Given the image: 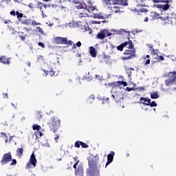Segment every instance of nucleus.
<instances>
[{
    "mask_svg": "<svg viewBox=\"0 0 176 176\" xmlns=\"http://www.w3.org/2000/svg\"><path fill=\"white\" fill-rule=\"evenodd\" d=\"M126 48L127 50H126L123 53L124 56L122 57V60H131V58H135L136 51H135V48H134V44L133 43V47H130V45H128Z\"/></svg>",
    "mask_w": 176,
    "mask_h": 176,
    "instance_id": "obj_1",
    "label": "nucleus"
},
{
    "mask_svg": "<svg viewBox=\"0 0 176 176\" xmlns=\"http://www.w3.org/2000/svg\"><path fill=\"white\" fill-rule=\"evenodd\" d=\"M152 2L153 3H165L157 5V8L161 10H168L173 3V0H152Z\"/></svg>",
    "mask_w": 176,
    "mask_h": 176,
    "instance_id": "obj_2",
    "label": "nucleus"
},
{
    "mask_svg": "<svg viewBox=\"0 0 176 176\" xmlns=\"http://www.w3.org/2000/svg\"><path fill=\"white\" fill-rule=\"evenodd\" d=\"M50 131L53 133H57V130L61 127V121L56 117L51 118V122H49Z\"/></svg>",
    "mask_w": 176,
    "mask_h": 176,
    "instance_id": "obj_3",
    "label": "nucleus"
},
{
    "mask_svg": "<svg viewBox=\"0 0 176 176\" xmlns=\"http://www.w3.org/2000/svg\"><path fill=\"white\" fill-rule=\"evenodd\" d=\"M102 3L109 8H111L113 5H127V3L123 0H102Z\"/></svg>",
    "mask_w": 176,
    "mask_h": 176,
    "instance_id": "obj_4",
    "label": "nucleus"
},
{
    "mask_svg": "<svg viewBox=\"0 0 176 176\" xmlns=\"http://www.w3.org/2000/svg\"><path fill=\"white\" fill-rule=\"evenodd\" d=\"M54 42L56 45H69V46L74 45V42L71 40H68V38L67 37H55Z\"/></svg>",
    "mask_w": 176,
    "mask_h": 176,
    "instance_id": "obj_5",
    "label": "nucleus"
},
{
    "mask_svg": "<svg viewBox=\"0 0 176 176\" xmlns=\"http://www.w3.org/2000/svg\"><path fill=\"white\" fill-rule=\"evenodd\" d=\"M168 76V79L165 80L166 86H173V85H176V72H169Z\"/></svg>",
    "mask_w": 176,
    "mask_h": 176,
    "instance_id": "obj_6",
    "label": "nucleus"
},
{
    "mask_svg": "<svg viewBox=\"0 0 176 176\" xmlns=\"http://www.w3.org/2000/svg\"><path fill=\"white\" fill-rule=\"evenodd\" d=\"M99 157L98 155H90L87 159L89 167H97V162Z\"/></svg>",
    "mask_w": 176,
    "mask_h": 176,
    "instance_id": "obj_7",
    "label": "nucleus"
},
{
    "mask_svg": "<svg viewBox=\"0 0 176 176\" xmlns=\"http://www.w3.org/2000/svg\"><path fill=\"white\" fill-rule=\"evenodd\" d=\"M86 174L87 176H100V172L97 166H88Z\"/></svg>",
    "mask_w": 176,
    "mask_h": 176,
    "instance_id": "obj_8",
    "label": "nucleus"
},
{
    "mask_svg": "<svg viewBox=\"0 0 176 176\" xmlns=\"http://www.w3.org/2000/svg\"><path fill=\"white\" fill-rule=\"evenodd\" d=\"M79 161H77L73 166V168L75 169V175H83V166L78 165Z\"/></svg>",
    "mask_w": 176,
    "mask_h": 176,
    "instance_id": "obj_9",
    "label": "nucleus"
},
{
    "mask_svg": "<svg viewBox=\"0 0 176 176\" xmlns=\"http://www.w3.org/2000/svg\"><path fill=\"white\" fill-rule=\"evenodd\" d=\"M11 160L12 154L10 153H7L3 155L1 160L0 161V163L1 166H3L5 164H8V163H9V162H11Z\"/></svg>",
    "mask_w": 176,
    "mask_h": 176,
    "instance_id": "obj_10",
    "label": "nucleus"
},
{
    "mask_svg": "<svg viewBox=\"0 0 176 176\" xmlns=\"http://www.w3.org/2000/svg\"><path fill=\"white\" fill-rule=\"evenodd\" d=\"M129 46V47H133V41H129L128 42L126 41L121 45H118L117 47V50H119L120 52H123V48Z\"/></svg>",
    "mask_w": 176,
    "mask_h": 176,
    "instance_id": "obj_11",
    "label": "nucleus"
},
{
    "mask_svg": "<svg viewBox=\"0 0 176 176\" xmlns=\"http://www.w3.org/2000/svg\"><path fill=\"white\" fill-rule=\"evenodd\" d=\"M111 97L116 102H119V101L123 98V94L120 92H116L114 94L111 95Z\"/></svg>",
    "mask_w": 176,
    "mask_h": 176,
    "instance_id": "obj_12",
    "label": "nucleus"
},
{
    "mask_svg": "<svg viewBox=\"0 0 176 176\" xmlns=\"http://www.w3.org/2000/svg\"><path fill=\"white\" fill-rule=\"evenodd\" d=\"M113 156H115V152L111 151L109 155H107V162L106 163V167L107 166H109L112 162H113Z\"/></svg>",
    "mask_w": 176,
    "mask_h": 176,
    "instance_id": "obj_13",
    "label": "nucleus"
},
{
    "mask_svg": "<svg viewBox=\"0 0 176 176\" xmlns=\"http://www.w3.org/2000/svg\"><path fill=\"white\" fill-rule=\"evenodd\" d=\"M151 16L154 20L156 19H161V20H163L164 21H166V20H168V16H161L159 14H157L155 12H152Z\"/></svg>",
    "mask_w": 176,
    "mask_h": 176,
    "instance_id": "obj_14",
    "label": "nucleus"
},
{
    "mask_svg": "<svg viewBox=\"0 0 176 176\" xmlns=\"http://www.w3.org/2000/svg\"><path fill=\"white\" fill-rule=\"evenodd\" d=\"M19 21H21V24H24L25 25H30L31 24V20L28 19L27 16H24L21 18Z\"/></svg>",
    "mask_w": 176,
    "mask_h": 176,
    "instance_id": "obj_15",
    "label": "nucleus"
},
{
    "mask_svg": "<svg viewBox=\"0 0 176 176\" xmlns=\"http://www.w3.org/2000/svg\"><path fill=\"white\" fill-rule=\"evenodd\" d=\"M149 102H151V99L141 97L138 104H143V105H146V104H149Z\"/></svg>",
    "mask_w": 176,
    "mask_h": 176,
    "instance_id": "obj_16",
    "label": "nucleus"
},
{
    "mask_svg": "<svg viewBox=\"0 0 176 176\" xmlns=\"http://www.w3.org/2000/svg\"><path fill=\"white\" fill-rule=\"evenodd\" d=\"M30 162L31 163L32 166L36 167V157H35V154H34V153L30 156Z\"/></svg>",
    "mask_w": 176,
    "mask_h": 176,
    "instance_id": "obj_17",
    "label": "nucleus"
},
{
    "mask_svg": "<svg viewBox=\"0 0 176 176\" xmlns=\"http://www.w3.org/2000/svg\"><path fill=\"white\" fill-rule=\"evenodd\" d=\"M0 63H1L2 64H7L8 65H9V64H10V58H8L5 56H1Z\"/></svg>",
    "mask_w": 176,
    "mask_h": 176,
    "instance_id": "obj_18",
    "label": "nucleus"
},
{
    "mask_svg": "<svg viewBox=\"0 0 176 176\" xmlns=\"http://www.w3.org/2000/svg\"><path fill=\"white\" fill-rule=\"evenodd\" d=\"M89 54H91V57L96 58L97 56V50L94 47H89Z\"/></svg>",
    "mask_w": 176,
    "mask_h": 176,
    "instance_id": "obj_19",
    "label": "nucleus"
},
{
    "mask_svg": "<svg viewBox=\"0 0 176 176\" xmlns=\"http://www.w3.org/2000/svg\"><path fill=\"white\" fill-rule=\"evenodd\" d=\"M82 5H84L85 10L87 9L89 6L91 5H93V3H91V0H82Z\"/></svg>",
    "mask_w": 176,
    "mask_h": 176,
    "instance_id": "obj_20",
    "label": "nucleus"
},
{
    "mask_svg": "<svg viewBox=\"0 0 176 176\" xmlns=\"http://www.w3.org/2000/svg\"><path fill=\"white\" fill-rule=\"evenodd\" d=\"M120 81L113 82H109L108 86L110 87H113L115 89V87H120Z\"/></svg>",
    "mask_w": 176,
    "mask_h": 176,
    "instance_id": "obj_21",
    "label": "nucleus"
},
{
    "mask_svg": "<svg viewBox=\"0 0 176 176\" xmlns=\"http://www.w3.org/2000/svg\"><path fill=\"white\" fill-rule=\"evenodd\" d=\"M78 16L80 18L89 17V14H87V11H86V10H83L82 12H78Z\"/></svg>",
    "mask_w": 176,
    "mask_h": 176,
    "instance_id": "obj_22",
    "label": "nucleus"
},
{
    "mask_svg": "<svg viewBox=\"0 0 176 176\" xmlns=\"http://www.w3.org/2000/svg\"><path fill=\"white\" fill-rule=\"evenodd\" d=\"M23 153H24V148H19L16 150V155L18 157H21V156H23Z\"/></svg>",
    "mask_w": 176,
    "mask_h": 176,
    "instance_id": "obj_23",
    "label": "nucleus"
},
{
    "mask_svg": "<svg viewBox=\"0 0 176 176\" xmlns=\"http://www.w3.org/2000/svg\"><path fill=\"white\" fill-rule=\"evenodd\" d=\"M135 3L138 4V6H142L147 0H133Z\"/></svg>",
    "mask_w": 176,
    "mask_h": 176,
    "instance_id": "obj_24",
    "label": "nucleus"
},
{
    "mask_svg": "<svg viewBox=\"0 0 176 176\" xmlns=\"http://www.w3.org/2000/svg\"><path fill=\"white\" fill-rule=\"evenodd\" d=\"M37 61L38 63H46V58H45V56H43L42 55H39L37 57Z\"/></svg>",
    "mask_w": 176,
    "mask_h": 176,
    "instance_id": "obj_25",
    "label": "nucleus"
},
{
    "mask_svg": "<svg viewBox=\"0 0 176 176\" xmlns=\"http://www.w3.org/2000/svg\"><path fill=\"white\" fill-rule=\"evenodd\" d=\"M76 9H85V6L83 5L82 1L77 3L75 6Z\"/></svg>",
    "mask_w": 176,
    "mask_h": 176,
    "instance_id": "obj_26",
    "label": "nucleus"
},
{
    "mask_svg": "<svg viewBox=\"0 0 176 176\" xmlns=\"http://www.w3.org/2000/svg\"><path fill=\"white\" fill-rule=\"evenodd\" d=\"M102 32H103V34L104 36V38H107V36H112V33L109 32L108 30L104 29L102 30Z\"/></svg>",
    "mask_w": 176,
    "mask_h": 176,
    "instance_id": "obj_27",
    "label": "nucleus"
},
{
    "mask_svg": "<svg viewBox=\"0 0 176 176\" xmlns=\"http://www.w3.org/2000/svg\"><path fill=\"white\" fill-rule=\"evenodd\" d=\"M148 10L146 8H141L140 13H139V16H146V12Z\"/></svg>",
    "mask_w": 176,
    "mask_h": 176,
    "instance_id": "obj_28",
    "label": "nucleus"
},
{
    "mask_svg": "<svg viewBox=\"0 0 176 176\" xmlns=\"http://www.w3.org/2000/svg\"><path fill=\"white\" fill-rule=\"evenodd\" d=\"M35 116H36V119L37 120H41L42 119V118H43V116L42 115V112H41V111H38L36 113Z\"/></svg>",
    "mask_w": 176,
    "mask_h": 176,
    "instance_id": "obj_29",
    "label": "nucleus"
},
{
    "mask_svg": "<svg viewBox=\"0 0 176 176\" xmlns=\"http://www.w3.org/2000/svg\"><path fill=\"white\" fill-rule=\"evenodd\" d=\"M85 10H87L89 13H91V12H94V10H96V7L93 6V5H91L87 8H86Z\"/></svg>",
    "mask_w": 176,
    "mask_h": 176,
    "instance_id": "obj_30",
    "label": "nucleus"
},
{
    "mask_svg": "<svg viewBox=\"0 0 176 176\" xmlns=\"http://www.w3.org/2000/svg\"><path fill=\"white\" fill-rule=\"evenodd\" d=\"M113 32V35H122L124 32V30H121L120 31H116V30H111Z\"/></svg>",
    "mask_w": 176,
    "mask_h": 176,
    "instance_id": "obj_31",
    "label": "nucleus"
},
{
    "mask_svg": "<svg viewBox=\"0 0 176 176\" xmlns=\"http://www.w3.org/2000/svg\"><path fill=\"white\" fill-rule=\"evenodd\" d=\"M43 72H45V74H46V75H50L51 76H56V72H54V71L51 70V71H46V70H43Z\"/></svg>",
    "mask_w": 176,
    "mask_h": 176,
    "instance_id": "obj_32",
    "label": "nucleus"
},
{
    "mask_svg": "<svg viewBox=\"0 0 176 176\" xmlns=\"http://www.w3.org/2000/svg\"><path fill=\"white\" fill-rule=\"evenodd\" d=\"M105 38V36L104 35V33L102 32V30L100 31V32H99L97 34V38L98 39H104Z\"/></svg>",
    "mask_w": 176,
    "mask_h": 176,
    "instance_id": "obj_33",
    "label": "nucleus"
},
{
    "mask_svg": "<svg viewBox=\"0 0 176 176\" xmlns=\"http://www.w3.org/2000/svg\"><path fill=\"white\" fill-rule=\"evenodd\" d=\"M34 134L36 135V138H41L42 137V135H43V133H42V132H41L39 131H36L34 132Z\"/></svg>",
    "mask_w": 176,
    "mask_h": 176,
    "instance_id": "obj_34",
    "label": "nucleus"
},
{
    "mask_svg": "<svg viewBox=\"0 0 176 176\" xmlns=\"http://www.w3.org/2000/svg\"><path fill=\"white\" fill-rule=\"evenodd\" d=\"M151 98H152L153 100H156V98H159V95H157V92L151 94Z\"/></svg>",
    "mask_w": 176,
    "mask_h": 176,
    "instance_id": "obj_35",
    "label": "nucleus"
},
{
    "mask_svg": "<svg viewBox=\"0 0 176 176\" xmlns=\"http://www.w3.org/2000/svg\"><path fill=\"white\" fill-rule=\"evenodd\" d=\"M147 107L150 106L151 108H153V107H157V104L156 103L155 101H153L152 102H148V104H146Z\"/></svg>",
    "mask_w": 176,
    "mask_h": 176,
    "instance_id": "obj_36",
    "label": "nucleus"
},
{
    "mask_svg": "<svg viewBox=\"0 0 176 176\" xmlns=\"http://www.w3.org/2000/svg\"><path fill=\"white\" fill-rule=\"evenodd\" d=\"M16 14L19 20L24 17V14L23 13H20L19 11L16 12Z\"/></svg>",
    "mask_w": 176,
    "mask_h": 176,
    "instance_id": "obj_37",
    "label": "nucleus"
},
{
    "mask_svg": "<svg viewBox=\"0 0 176 176\" xmlns=\"http://www.w3.org/2000/svg\"><path fill=\"white\" fill-rule=\"evenodd\" d=\"M40 9L41 12H42V8H43V3L41 1L37 2V6L36 7Z\"/></svg>",
    "mask_w": 176,
    "mask_h": 176,
    "instance_id": "obj_38",
    "label": "nucleus"
},
{
    "mask_svg": "<svg viewBox=\"0 0 176 176\" xmlns=\"http://www.w3.org/2000/svg\"><path fill=\"white\" fill-rule=\"evenodd\" d=\"M32 129H33V130H36V131H39V130H41V129H42V127H41V126H39V125L34 124V125H32Z\"/></svg>",
    "mask_w": 176,
    "mask_h": 176,
    "instance_id": "obj_39",
    "label": "nucleus"
},
{
    "mask_svg": "<svg viewBox=\"0 0 176 176\" xmlns=\"http://www.w3.org/2000/svg\"><path fill=\"white\" fill-rule=\"evenodd\" d=\"M151 54H154L156 56L157 53H159V50L153 49V47L151 46Z\"/></svg>",
    "mask_w": 176,
    "mask_h": 176,
    "instance_id": "obj_40",
    "label": "nucleus"
},
{
    "mask_svg": "<svg viewBox=\"0 0 176 176\" xmlns=\"http://www.w3.org/2000/svg\"><path fill=\"white\" fill-rule=\"evenodd\" d=\"M112 10L114 13H119V12H120V8H119V7L113 6Z\"/></svg>",
    "mask_w": 176,
    "mask_h": 176,
    "instance_id": "obj_41",
    "label": "nucleus"
},
{
    "mask_svg": "<svg viewBox=\"0 0 176 176\" xmlns=\"http://www.w3.org/2000/svg\"><path fill=\"white\" fill-rule=\"evenodd\" d=\"M81 142L80 141H76L74 144L75 148H80Z\"/></svg>",
    "mask_w": 176,
    "mask_h": 176,
    "instance_id": "obj_42",
    "label": "nucleus"
},
{
    "mask_svg": "<svg viewBox=\"0 0 176 176\" xmlns=\"http://www.w3.org/2000/svg\"><path fill=\"white\" fill-rule=\"evenodd\" d=\"M0 135H1V137H6V140H5V141H6V143H8V136L6 135V133H3V132H1V133H0Z\"/></svg>",
    "mask_w": 176,
    "mask_h": 176,
    "instance_id": "obj_43",
    "label": "nucleus"
},
{
    "mask_svg": "<svg viewBox=\"0 0 176 176\" xmlns=\"http://www.w3.org/2000/svg\"><path fill=\"white\" fill-rule=\"evenodd\" d=\"M19 38H20L21 41H25V38H27V35H25V34H24V35L19 34Z\"/></svg>",
    "mask_w": 176,
    "mask_h": 176,
    "instance_id": "obj_44",
    "label": "nucleus"
},
{
    "mask_svg": "<svg viewBox=\"0 0 176 176\" xmlns=\"http://www.w3.org/2000/svg\"><path fill=\"white\" fill-rule=\"evenodd\" d=\"M125 90H126V91H134V90H135V88H134V87L130 88V87H127L125 89Z\"/></svg>",
    "mask_w": 176,
    "mask_h": 176,
    "instance_id": "obj_45",
    "label": "nucleus"
},
{
    "mask_svg": "<svg viewBox=\"0 0 176 176\" xmlns=\"http://www.w3.org/2000/svg\"><path fill=\"white\" fill-rule=\"evenodd\" d=\"M135 90H138L139 91H144L145 87H140L135 89Z\"/></svg>",
    "mask_w": 176,
    "mask_h": 176,
    "instance_id": "obj_46",
    "label": "nucleus"
},
{
    "mask_svg": "<svg viewBox=\"0 0 176 176\" xmlns=\"http://www.w3.org/2000/svg\"><path fill=\"white\" fill-rule=\"evenodd\" d=\"M17 164V161L15 159L12 160V163L10 166H16Z\"/></svg>",
    "mask_w": 176,
    "mask_h": 176,
    "instance_id": "obj_47",
    "label": "nucleus"
},
{
    "mask_svg": "<svg viewBox=\"0 0 176 176\" xmlns=\"http://www.w3.org/2000/svg\"><path fill=\"white\" fill-rule=\"evenodd\" d=\"M81 146L82 147V148H88L89 147V145H87V144H86V143H85V142H81Z\"/></svg>",
    "mask_w": 176,
    "mask_h": 176,
    "instance_id": "obj_48",
    "label": "nucleus"
},
{
    "mask_svg": "<svg viewBox=\"0 0 176 176\" xmlns=\"http://www.w3.org/2000/svg\"><path fill=\"white\" fill-rule=\"evenodd\" d=\"M122 85H123L124 87H126V86H127V82L124 81H120V86H122Z\"/></svg>",
    "mask_w": 176,
    "mask_h": 176,
    "instance_id": "obj_49",
    "label": "nucleus"
},
{
    "mask_svg": "<svg viewBox=\"0 0 176 176\" xmlns=\"http://www.w3.org/2000/svg\"><path fill=\"white\" fill-rule=\"evenodd\" d=\"M126 2V4H115V5H119V6H129V3L127 2V0H122Z\"/></svg>",
    "mask_w": 176,
    "mask_h": 176,
    "instance_id": "obj_50",
    "label": "nucleus"
},
{
    "mask_svg": "<svg viewBox=\"0 0 176 176\" xmlns=\"http://www.w3.org/2000/svg\"><path fill=\"white\" fill-rule=\"evenodd\" d=\"M37 30L40 34H43V29H42L41 27H37Z\"/></svg>",
    "mask_w": 176,
    "mask_h": 176,
    "instance_id": "obj_51",
    "label": "nucleus"
},
{
    "mask_svg": "<svg viewBox=\"0 0 176 176\" xmlns=\"http://www.w3.org/2000/svg\"><path fill=\"white\" fill-rule=\"evenodd\" d=\"M28 6L30 9H35V6L32 3H30Z\"/></svg>",
    "mask_w": 176,
    "mask_h": 176,
    "instance_id": "obj_52",
    "label": "nucleus"
},
{
    "mask_svg": "<svg viewBox=\"0 0 176 176\" xmlns=\"http://www.w3.org/2000/svg\"><path fill=\"white\" fill-rule=\"evenodd\" d=\"M151 64V60L150 59H147L144 61V65H148Z\"/></svg>",
    "mask_w": 176,
    "mask_h": 176,
    "instance_id": "obj_53",
    "label": "nucleus"
},
{
    "mask_svg": "<svg viewBox=\"0 0 176 176\" xmlns=\"http://www.w3.org/2000/svg\"><path fill=\"white\" fill-rule=\"evenodd\" d=\"M31 164H31V162H29L26 164V168H28V169L31 168Z\"/></svg>",
    "mask_w": 176,
    "mask_h": 176,
    "instance_id": "obj_54",
    "label": "nucleus"
},
{
    "mask_svg": "<svg viewBox=\"0 0 176 176\" xmlns=\"http://www.w3.org/2000/svg\"><path fill=\"white\" fill-rule=\"evenodd\" d=\"M59 138L60 135H58V134H56V137L54 138V140L56 141V142H58Z\"/></svg>",
    "mask_w": 176,
    "mask_h": 176,
    "instance_id": "obj_55",
    "label": "nucleus"
},
{
    "mask_svg": "<svg viewBox=\"0 0 176 176\" xmlns=\"http://www.w3.org/2000/svg\"><path fill=\"white\" fill-rule=\"evenodd\" d=\"M75 45L76 46H77V47H80V46H82V43H80V41H78Z\"/></svg>",
    "mask_w": 176,
    "mask_h": 176,
    "instance_id": "obj_56",
    "label": "nucleus"
},
{
    "mask_svg": "<svg viewBox=\"0 0 176 176\" xmlns=\"http://www.w3.org/2000/svg\"><path fill=\"white\" fill-rule=\"evenodd\" d=\"M38 45L41 46V47L45 48V44H43V43L39 42Z\"/></svg>",
    "mask_w": 176,
    "mask_h": 176,
    "instance_id": "obj_57",
    "label": "nucleus"
},
{
    "mask_svg": "<svg viewBox=\"0 0 176 176\" xmlns=\"http://www.w3.org/2000/svg\"><path fill=\"white\" fill-rule=\"evenodd\" d=\"M10 14H11V16H16V11L12 10L10 12Z\"/></svg>",
    "mask_w": 176,
    "mask_h": 176,
    "instance_id": "obj_58",
    "label": "nucleus"
},
{
    "mask_svg": "<svg viewBox=\"0 0 176 176\" xmlns=\"http://www.w3.org/2000/svg\"><path fill=\"white\" fill-rule=\"evenodd\" d=\"M159 58L161 60V61H164V57H163V56H160Z\"/></svg>",
    "mask_w": 176,
    "mask_h": 176,
    "instance_id": "obj_59",
    "label": "nucleus"
},
{
    "mask_svg": "<svg viewBox=\"0 0 176 176\" xmlns=\"http://www.w3.org/2000/svg\"><path fill=\"white\" fill-rule=\"evenodd\" d=\"M39 23H37L36 21L32 22V25H38Z\"/></svg>",
    "mask_w": 176,
    "mask_h": 176,
    "instance_id": "obj_60",
    "label": "nucleus"
},
{
    "mask_svg": "<svg viewBox=\"0 0 176 176\" xmlns=\"http://www.w3.org/2000/svg\"><path fill=\"white\" fill-rule=\"evenodd\" d=\"M3 98H9V96H8V94H4Z\"/></svg>",
    "mask_w": 176,
    "mask_h": 176,
    "instance_id": "obj_61",
    "label": "nucleus"
},
{
    "mask_svg": "<svg viewBox=\"0 0 176 176\" xmlns=\"http://www.w3.org/2000/svg\"><path fill=\"white\" fill-rule=\"evenodd\" d=\"M41 14L43 17H46V15L43 13V10H41Z\"/></svg>",
    "mask_w": 176,
    "mask_h": 176,
    "instance_id": "obj_62",
    "label": "nucleus"
},
{
    "mask_svg": "<svg viewBox=\"0 0 176 176\" xmlns=\"http://www.w3.org/2000/svg\"><path fill=\"white\" fill-rule=\"evenodd\" d=\"M72 45H73V46H72V49H73V50L76 49V45H75V44H72Z\"/></svg>",
    "mask_w": 176,
    "mask_h": 176,
    "instance_id": "obj_63",
    "label": "nucleus"
},
{
    "mask_svg": "<svg viewBox=\"0 0 176 176\" xmlns=\"http://www.w3.org/2000/svg\"><path fill=\"white\" fill-rule=\"evenodd\" d=\"M149 20V19L148 18V16H146L144 21L147 22Z\"/></svg>",
    "mask_w": 176,
    "mask_h": 176,
    "instance_id": "obj_64",
    "label": "nucleus"
}]
</instances>
